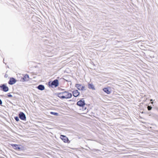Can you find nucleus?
Wrapping results in <instances>:
<instances>
[{"instance_id": "obj_1", "label": "nucleus", "mask_w": 158, "mask_h": 158, "mask_svg": "<svg viewBox=\"0 0 158 158\" xmlns=\"http://www.w3.org/2000/svg\"><path fill=\"white\" fill-rule=\"evenodd\" d=\"M59 81L58 80L56 79L54 80L53 81H49L48 82V85L49 86L53 87L54 86V87H57L59 85Z\"/></svg>"}, {"instance_id": "obj_2", "label": "nucleus", "mask_w": 158, "mask_h": 158, "mask_svg": "<svg viewBox=\"0 0 158 158\" xmlns=\"http://www.w3.org/2000/svg\"><path fill=\"white\" fill-rule=\"evenodd\" d=\"M62 94H63V96L62 97V98H63L64 99L70 98L72 97V94L67 91L63 92Z\"/></svg>"}, {"instance_id": "obj_3", "label": "nucleus", "mask_w": 158, "mask_h": 158, "mask_svg": "<svg viewBox=\"0 0 158 158\" xmlns=\"http://www.w3.org/2000/svg\"><path fill=\"white\" fill-rule=\"evenodd\" d=\"M77 104L80 107H83L85 105V103L83 98L78 101Z\"/></svg>"}, {"instance_id": "obj_4", "label": "nucleus", "mask_w": 158, "mask_h": 158, "mask_svg": "<svg viewBox=\"0 0 158 158\" xmlns=\"http://www.w3.org/2000/svg\"><path fill=\"white\" fill-rule=\"evenodd\" d=\"M19 117L20 119L23 120H26V117L25 114L23 112H20L19 114Z\"/></svg>"}, {"instance_id": "obj_5", "label": "nucleus", "mask_w": 158, "mask_h": 158, "mask_svg": "<svg viewBox=\"0 0 158 158\" xmlns=\"http://www.w3.org/2000/svg\"><path fill=\"white\" fill-rule=\"evenodd\" d=\"M10 145L13 147V148L17 150L18 151L22 150L21 148L20 147L21 145H17L16 144H10Z\"/></svg>"}, {"instance_id": "obj_6", "label": "nucleus", "mask_w": 158, "mask_h": 158, "mask_svg": "<svg viewBox=\"0 0 158 158\" xmlns=\"http://www.w3.org/2000/svg\"><path fill=\"white\" fill-rule=\"evenodd\" d=\"M75 87L79 90H83L85 86H82L81 85L77 84L75 85Z\"/></svg>"}, {"instance_id": "obj_7", "label": "nucleus", "mask_w": 158, "mask_h": 158, "mask_svg": "<svg viewBox=\"0 0 158 158\" xmlns=\"http://www.w3.org/2000/svg\"><path fill=\"white\" fill-rule=\"evenodd\" d=\"M60 138L65 143H67L68 142L69 140L68 138L66 137L65 136L61 135H60Z\"/></svg>"}, {"instance_id": "obj_8", "label": "nucleus", "mask_w": 158, "mask_h": 158, "mask_svg": "<svg viewBox=\"0 0 158 158\" xmlns=\"http://www.w3.org/2000/svg\"><path fill=\"white\" fill-rule=\"evenodd\" d=\"M29 77L28 75L26 74L23 77H22L21 79V81H27L29 80Z\"/></svg>"}, {"instance_id": "obj_9", "label": "nucleus", "mask_w": 158, "mask_h": 158, "mask_svg": "<svg viewBox=\"0 0 158 158\" xmlns=\"http://www.w3.org/2000/svg\"><path fill=\"white\" fill-rule=\"evenodd\" d=\"M1 89L5 92H6L8 90V88L5 85L3 84L0 86Z\"/></svg>"}, {"instance_id": "obj_10", "label": "nucleus", "mask_w": 158, "mask_h": 158, "mask_svg": "<svg viewBox=\"0 0 158 158\" xmlns=\"http://www.w3.org/2000/svg\"><path fill=\"white\" fill-rule=\"evenodd\" d=\"M72 93L73 96L74 97H77L80 94V93L78 92V90H77L73 91L72 92Z\"/></svg>"}, {"instance_id": "obj_11", "label": "nucleus", "mask_w": 158, "mask_h": 158, "mask_svg": "<svg viewBox=\"0 0 158 158\" xmlns=\"http://www.w3.org/2000/svg\"><path fill=\"white\" fill-rule=\"evenodd\" d=\"M37 88L38 89L40 90H43L44 89L45 87L44 86L42 85H39Z\"/></svg>"}, {"instance_id": "obj_12", "label": "nucleus", "mask_w": 158, "mask_h": 158, "mask_svg": "<svg viewBox=\"0 0 158 158\" xmlns=\"http://www.w3.org/2000/svg\"><path fill=\"white\" fill-rule=\"evenodd\" d=\"M16 80L13 77H10V85H13L15 83Z\"/></svg>"}, {"instance_id": "obj_13", "label": "nucleus", "mask_w": 158, "mask_h": 158, "mask_svg": "<svg viewBox=\"0 0 158 158\" xmlns=\"http://www.w3.org/2000/svg\"><path fill=\"white\" fill-rule=\"evenodd\" d=\"M103 90L104 92L108 94H110L111 93L110 91L109 90V89L108 88H104Z\"/></svg>"}, {"instance_id": "obj_14", "label": "nucleus", "mask_w": 158, "mask_h": 158, "mask_svg": "<svg viewBox=\"0 0 158 158\" xmlns=\"http://www.w3.org/2000/svg\"><path fill=\"white\" fill-rule=\"evenodd\" d=\"M88 88L89 89H92V90H95V88L94 85L91 83H89L88 85Z\"/></svg>"}, {"instance_id": "obj_15", "label": "nucleus", "mask_w": 158, "mask_h": 158, "mask_svg": "<svg viewBox=\"0 0 158 158\" xmlns=\"http://www.w3.org/2000/svg\"><path fill=\"white\" fill-rule=\"evenodd\" d=\"M57 96L61 99H64L62 97L63 96V94H62V92L58 93L57 94Z\"/></svg>"}, {"instance_id": "obj_16", "label": "nucleus", "mask_w": 158, "mask_h": 158, "mask_svg": "<svg viewBox=\"0 0 158 158\" xmlns=\"http://www.w3.org/2000/svg\"><path fill=\"white\" fill-rule=\"evenodd\" d=\"M50 114H53L57 116L58 114L56 112H50Z\"/></svg>"}, {"instance_id": "obj_17", "label": "nucleus", "mask_w": 158, "mask_h": 158, "mask_svg": "<svg viewBox=\"0 0 158 158\" xmlns=\"http://www.w3.org/2000/svg\"><path fill=\"white\" fill-rule=\"evenodd\" d=\"M147 108L148 110H152V107L151 106H148L147 107Z\"/></svg>"}, {"instance_id": "obj_18", "label": "nucleus", "mask_w": 158, "mask_h": 158, "mask_svg": "<svg viewBox=\"0 0 158 158\" xmlns=\"http://www.w3.org/2000/svg\"><path fill=\"white\" fill-rule=\"evenodd\" d=\"M15 119L17 121H18L19 120V118L17 116L15 117Z\"/></svg>"}, {"instance_id": "obj_19", "label": "nucleus", "mask_w": 158, "mask_h": 158, "mask_svg": "<svg viewBox=\"0 0 158 158\" xmlns=\"http://www.w3.org/2000/svg\"><path fill=\"white\" fill-rule=\"evenodd\" d=\"M2 101L0 99V105L2 104Z\"/></svg>"}, {"instance_id": "obj_20", "label": "nucleus", "mask_w": 158, "mask_h": 158, "mask_svg": "<svg viewBox=\"0 0 158 158\" xmlns=\"http://www.w3.org/2000/svg\"><path fill=\"white\" fill-rule=\"evenodd\" d=\"M153 101V100L152 99H151L150 100V101Z\"/></svg>"}, {"instance_id": "obj_21", "label": "nucleus", "mask_w": 158, "mask_h": 158, "mask_svg": "<svg viewBox=\"0 0 158 158\" xmlns=\"http://www.w3.org/2000/svg\"><path fill=\"white\" fill-rule=\"evenodd\" d=\"M8 83L10 84V80L8 81Z\"/></svg>"}, {"instance_id": "obj_22", "label": "nucleus", "mask_w": 158, "mask_h": 158, "mask_svg": "<svg viewBox=\"0 0 158 158\" xmlns=\"http://www.w3.org/2000/svg\"><path fill=\"white\" fill-rule=\"evenodd\" d=\"M12 97V96L10 94V97Z\"/></svg>"}, {"instance_id": "obj_23", "label": "nucleus", "mask_w": 158, "mask_h": 158, "mask_svg": "<svg viewBox=\"0 0 158 158\" xmlns=\"http://www.w3.org/2000/svg\"><path fill=\"white\" fill-rule=\"evenodd\" d=\"M153 102H152L151 103H152V104H153Z\"/></svg>"}, {"instance_id": "obj_24", "label": "nucleus", "mask_w": 158, "mask_h": 158, "mask_svg": "<svg viewBox=\"0 0 158 158\" xmlns=\"http://www.w3.org/2000/svg\"><path fill=\"white\" fill-rule=\"evenodd\" d=\"M8 96L10 97V95H8Z\"/></svg>"}]
</instances>
